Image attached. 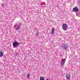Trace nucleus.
<instances>
[{
    "mask_svg": "<svg viewBox=\"0 0 80 80\" xmlns=\"http://www.w3.org/2000/svg\"><path fill=\"white\" fill-rule=\"evenodd\" d=\"M21 43L20 42H18L17 41H14L12 43V46L13 48H18L19 46H20Z\"/></svg>",
    "mask_w": 80,
    "mask_h": 80,
    "instance_id": "1",
    "label": "nucleus"
},
{
    "mask_svg": "<svg viewBox=\"0 0 80 80\" xmlns=\"http://www.w3.org/2000/svg\"><path fill=\"white\" fill-rule=\"evenodd\" d=\"M62 45L63 50H67L68 48V45L64 43H62Z\"/></svg>",
    "mask_w": 80,
    "mask_h": 80,
    "instance_id": "2",
    "label": "nucleus"
},
{
    "mask_svg": "<svg viewBox=\"0 0 80 80\" xmlns=\"http://www.w3.org/2000/svg\"><path fill=\"white\" fill-rule=\"evenodd\" d=\"M68 27V25H67V24H63L62 26V29H63V30L65 31L66 30H67Z\"/></svg>",
    "mask_w": 80,
    "mask_h": 80,
    "instance_id": "3",
    "label": "nucleus"
},
{
    "mask_svg": "<svg viewBox=\"0 0 80 80\" xmlns=\"http://www.w3.org/2000/svg\"><path fill=\"white\" fill-rule=\"evenodd\" d=\"M79 10L77 8V7H76L75 8H74L73 9V12H77L79 11Z\"/></svg>",
    "mask_w": 80,
    "mask_h": 80,
    "instance_id": "4",
    "label": "nucleus"
},
{
    "mask_svg": "<svg viewBox=\"0 0 80 80\" xmlns=\"http://www.w3.org/2000/svg\"><path fill=\"white\" fill-rule=\"evenodd\" d=\"M66 77L67 80H69L70 79V75H69L67 73L66 75Z\"/></svg>",
    "mask_w": 80,
    "mask_h": 80,
    "instance_id": "5",
    "label": "nucleus"
},
{
    "mask_svg": "<svg viewBox=\"0 0 80 80\" xmlns=\"http://www.w3.org/2000/svg\"><path fill=\"white\" fill-rule=\"evenodd\" d=\"M65 62V59H64L63 61H61V67H63Z\"/></svg>",
    "mask_w": 80,
    "mask_h": 80,
    "instance_id": "6",
    "label": "nucleus"
},
{
    "mask_svg": "<svg viewBox=\"0 0 80 80\" xmlns=\"http://www.w3.org/2000/svg\"><path fill=\"white\" fill-rule=\"evenodd\" d=\"M55 32V29L54 28H52L51 30V34L53 35L54 34Z\"/></svg>",
    "mask_w": 80,
    "mask_h": 80,
    "instance_id": "7",
    "label": "nucleus"
},
{
    "mask_svg": "<svg viewBox=\"0 0 80 80\" xmlns=\"http://www.w3.org/2000/svg\"><path fill=\"white\" fill-rule=\"evenodd\" d=\"M3 56V52L2 51H0V57H2Z\"/></svg>",
    "mask_w": 80,
    "mask_h": 80,
    "instance_id": "8",
    "label": "nucleus"
},
{
    "mask_svg": "<svg viewBox=\"0 0 80 80\" xmlns=\"http://www.w3.org/2000/svg\"><path fill=\"white\" fill-rule=\"evenodd\" d=\"M14 55L15 56H17V55H19V53L17 52H15L14 53Z\"/></svg>",
    "mask_w": 80,
    "mask_h": 80,
    "instance_id": "9",
    "label": "nucleus"
},
{
    "mask_svg": "<svg viewBox=\"0 0 80 80\" xmlns=\"http://www.w3.org/2000/svg\"><path fill=\"white\" fill-rule=\"evenodd\" d=\"M45 78L44 77H42V76H41L40 78V80H44Z\"/></svg>",
    "mask_w": 80,
    "mask_h": 80,
    "instance_id": "10",
    "label": "nucleus"
},
{
    "mask_svg": "<svg viewBox=\"0 0 80 80\" xmlns=\"http://www.w3.org/2000/svg\"><path fill=\"white\" fill-rule=\"evenodd\" d=\"M41 6L42 7H45V4L42 3Z\"/></svg>",
    "mask_w": 80,
    "mask_h": 80,
    "instance_id": "11",
    "label": "nucleus"
},
{
    "mask_svg": "<svg viewBox=\"0 0 80 80\" xmlns=\"http://www.w3.org/2000/svg\"><path fill=\"white\" fill-rule=\"evenodd\" d=\"M30 77V74L28 73L27 74V78H28Z\"/></svg>",
    "mask_w": 80,
    "mask_h": 80,
    "instance_id": "12",
    "label": "nucleus"
},
{
    "mask_svg": "<svg viewBox=\"0 0 80 80\" xmlns=\"http://www.w3.org/2000/svg\"><path fill=\"white\" fill-rule=\"evenodd\" d=\"M21 25H22V23H19V24L18 27H19V28H20V26H21Z\"/></svg>",
    "mask_w": 80,
    "mask_h": 80,
    "instance_id": "13",
    "label": "nucleus"
},
{
    "mask_svg": "<svg viewBox=\"0 0 80 80\" xmlns=\"http://www.w3.org/2000/svg\"><path fill=\"white\" fill-rule=\"evenodd\" d=\"M39 33H40V32H39L37 31V32L36 33V35H39Z\"/></svg>",
    "mask_w": 80,
    "mask_h": 80,
    "instance_id": "14",
    "label": "nucleus"
},
{
    "mask_svg": "<svg viewBox=\"0 0 80 80\" xmlns=\"http://www.w3.org/2000/svg\"><path fill=\"white\" fill-rule=\"evenodd\" d=\"M20 28L18 27L17 28H16V30H19V28Z\"/></svg>",
    "mask_w": 80,
    "mask_h": 80,
    "instance_id": "15",
    "label": "nucleus"
},
{
    "mask_svg": "<svg viewBox=\"0 0 80 80\" xmlns=\"http://www.w3.org/2000/svg\"><path fill=\"white\" fill-rule=\"evenodd\" d=\"M16 26H17V24H15L14 25V27H16Z\"/></svg>",
    "mask_w": 80,
    "mask_h": 80,
    "instance_id": "16",
    "label": "nucleus"
},
{
    "mask_svg": "<svg viewBox=\"0 0 80 80\" xmlns=\"http://www.w3.org/2000/svg\"><path fill=\"white\" fill-rule=\"evenodd\" d=\"M38 37V35H36V37Z\"/></svg>",
    "mask_w": 80,
    "mask_h": 80,
    "instance_id": "17",
    "label": "nucleus"
},
{
    "mask_svg": "<svg viewBox=\"0 0 80 80\" xmlns=\"http://www.w3.org/2000/svg\"><path fill=\"white\" fill-rule=\"evenodd\" d=\"M19 72L20 73V71H19Z\"/></svg>",
    "mask_w": 80,
    "mask_h": 80,
    "instance_id": "18",
    "label": "nucleus"
},
{
    "mask_svg": "<svg viewBox=\"0 0 80 80\" xmlns=\"http://www.w3.org/2000/svg\"><path fill=\"white\" fill-rule=\"evenodd\" d=\"M62 56V54H60V56Z\"/></svg>",
    "mask_w": 80,
    "mask_h": 80,
    "instance_id": "19",
    "label": "nucleus"
}]
</instances>
